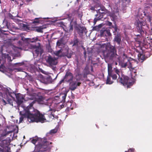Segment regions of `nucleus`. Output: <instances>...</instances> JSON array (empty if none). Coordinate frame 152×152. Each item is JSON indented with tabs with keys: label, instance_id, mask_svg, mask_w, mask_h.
I'll return each mask as SVG.
<instances>
[{
	"label": "nucleus",
	"instance_id": "obj_34",
	"mask_svg": "<svg viewBox=\"0 0 152 152\" xmlns=\"http://www.w3.org/2000/svg\"><path fill=\"white\" fill-rule=\"evenodd\" d=\"M105 32L107 33V35L108 36H110L111 35L110 31L109 30H105Z\"/></svg>",
	"mask_w": 152,
	"mask_h": 152
},
{
	"label": "nucleus",
	"instance_id": "obj_2",
	"mask_svg": "<svg viewBox=\"0 0 152 152\" xmlns=\"http://www.w3.org/2000/svg\"><path fill=\"white\" fill-rule=\"evenodd\" d=\"M39 140L38 137L33 138L31 140V142L34 144H35L37 142L38 144L35 145V149L33 152H44L46 151H49L51 149L52 142L49 143L47 141L46 139H42Z\"/></svg>",
	"mask_w": 152,
	"mask_h": 152
},
{
	"label": "nucleus",
	"instance_id": "obj_48",
	"mask_svg": "<svg viewBox=\"0 0 152 152\" xmlns=\"http://www.w3.org/2000/svg\"><path fill=\"white\" fill-rule=\"evenodd\" d=\"M83 54H84L85 57H86L87 56H86V50H85L84 51L83 53Z\"/></svg>",
	"mask_w": 152,
	"mask_h": 152
},
{
	"label": "nucleus",
	"instance_id": "obj_23",
	"mask_svg": "<svg viewBox=\"0 0 152 152\" xmlns=\"http://www.w3.org/2000/svg\"><path fill=\"white\" fill-rule=\"evenodd\" d=\"M79 42L78 39L75 36L73 39V46H78Z\"/></svg>",
	"mask_w": 152,
	"mask_h": 152
},
{
	"label": "nucleus",
	"instance_id": "obj_5",
	"mask_svg": "<svg viewBox=\"0 0 152 152\" xmlns=\"http://www.w3.org/2000/svg\"><path fill=\"white\" fill-rule=\"evenodd\" d=\"M28 99L33 100V101L31 103H30L29 105L26 108L30 109V110L32 111H34V110H37L35 109L33 107V105L36 102V96L35 94H33L30 95L29 96V97L28 98Z\"/></svg>",
	"mask_w": 152,
	"mask_h": 152
},
{
	"label": "nucleus",
	"instance_id": "obj_45",
	"mask_svg": "<svg viewBox=\"0 0 152 152\" xmlns=\"http://www.w3.org/2000/svg\"><path fill=\"white\" fill-rule=\"evenodd\" d=\"M18 44L19 45L21 46L22 45V42H21V41H18Z\"/></svg>",
	"mask_w": 152,
	"mask_h": 152
},
{
	"label": "nucleus",
	"instance_id": "obj_53",
	"mask_svg": "<svg viewBox=\"0 0 152 152\" xmlns=\"http://www.w3.org/2000/svg\"><path fill=\"white\" fill-rule=\"evenodd\" d=\"M104 34H105V37H107V32H104Z\"/></svg>",
	"mask_w": 152,
	"mask_h": 152
},
{
	"label": "nucleus",
	"instance_id": "obj_18",
	"mask_svg": "<svg viewBox=\"0 0 152 152\" xmlns=\"http://www.w3.org/2000/svg\"><path fill=\"white\" fill-rule=\"evenodd\" d=\"M115 68H114L113 69V72H109V74L108 75H109V76L111 77L112 78V80H115L117 79V74L115 72L114 69Z\"/></svg>",
	"mask_w": 152,
	"mask_h": 152
},
{
	"label": "nucleus",
	"instance_id": "obj_52",
	"mask_svg": "<svg viewBox=\"0 0 152 152\" xmlns=\"http://www.w3.org/2000/svg\"><path fill=\"white\" fill-rule=\"evenodd\" d=\"M91 71H93V67H92V66H91Z\"/></svg>",
	"mask_w": 152,
	"mask_h": 152
},
{
	"label": "nucleus",
	"instance_id": "obj_60",
	"mask_svg": "<svg viewBox=\"0 0 152 152\" xmlns=\"http://www.w3.org/2000/svg\"><path fill=\"white\" fill-rule=\"evenodd\" d=\"M22 39L23 40V38H22Z\"/></svg>",
	"mask_w": 152,
	"mask_h": 152
},
{
	"label": "nucleus",
	"instance_id": "obj_62",
	"mask_svg": "<svg viewBox=\"0 0 152 152\" xmlns=\"http://www.w3.org/2000/svg\"><path fill=\"white\" fill-rule=\"evenodd\" d=\"M22 4H20V5H22Z\"/></svg>",
	"mask_w": 152,
	"mask_h": 152
},
{
	"label": "nucleus",
	"instance_id": "obj_4",
	"mask_svg": "<svg viewBox=\"0 0 152 152\" xmlns=\"http://www.w3.org/2000/svg\"><path fill=\"white\" fill-rule=\"evenodd\" d=\"M109 48L108 50L103 53L105 58L112 59L114 57H116L118 55L117 54V50L115 47L110 45Z\"/></svg>",
	"mask_w": 152,
	"mask_h": 152
},
{
	"label": "nucleus",
	"instance_id": "obj_15",
	"mask_svg": "<svg viewBox=\"0 0 152 152\" xmlns=\"http://www.w3.org/2000/svg\"><path fill=\"white\" fill-rule=\"evenodd\" d=\"M43 50L39 47L36 48L33 51V54H35L37 56H38L39 54L41 55L43 53Z\"/></svg>",
	"mask_w": 152,
	"mask_h": 152
},
{
	"label": "nucleus",
	"instance_id": "obj_57",
	"mask_svg": "<svg viewBox=\"0 0 152 152\" xmlns=\"http://www.w3.org/2000/svg\"><path fill=\"white\" fill-rule=\"evenodd\" d=\"M57 75L56 76V77L55 78V79H56V78H57Z\"/></svg>",
	"mask_w": 152,
	"mask_h": 152
},
{
	"label": "nucleus",
	"instance_id": "obj_6",
	"mask_svg": "<svg viewBox=\"0 0 152 152\" xmlns=\"http://www.w3.org/2000/svg\"><path fill=\"white\" fill-rule=\"evenodd\" d=\"M75 28L77 31L78 34L81 37H82L83 36L84 33L86 34L87 33V31L86 28L84 26L78 25L75 26Z\"/></svg>",
	"mask_w": 152,
	"mask_h": 152
},
{
	"label": "nucleus",
	"instance_id": "obj_47",
	"mask_svg": "<svg viewBox=\"0 0 152 152\" xmlns=\"http://www.w3.org/2000/svg\"><path fill=\"white\" fill-rule=\"evenodd\" d=\"M50 117L52 118L53 119L54 118H55V116L53 114H51L50 115Z\"/></svg>",
	"mask_w": 152,
	"mask_h": 152
},
{
	"label": "nucleus",
	"instance_id": "obj_56",
	"mask_svg": "<svg viewBox=\"0 0 152 152\" xmlns=\"http://www.w3.org/2000/svg\"><path fill=\"white\" fill-rule=\"evenodd\" d=\"M3 102L4 103H5V104H6V102L4 100H3Z\"/></svg>",
	"mask_w": 152,
	"mask_h": 152
},
{
	"label": "nucleus",
	"instance_id": "obj_49",
	"mask_svg": "<svg viewBox=\"0 0 152 152\" xmlns=\"http://www.w3.org/2000/svg\"><path fill=\"white\" fill-rule=\"evenodd\" d=\"M147 18H148V20L149 21V22H150V21H151V17H150V16H148L147 17Z\"/></svg>",
	"mask_w": 152,
	"mask_h": 152
},
{
	"label": "nucleus",
	"instance_id": "obj_35",
	"mask_svg": "<svg viewBox=\"0 0 152 152\" xmlns=\"http://www.w3.org/2000/svg\"><path fill=\"white\" fill-rule=\"evenodd\" d=\"M8 16L9 18L10 19H14V17L12 15V14H11L10 13L8 14Z\"/></svg>",
	"mask_w": 152,
	"mask_h": 152
},
{
	"label": "nucleus",
	"instance_id": "obj_30",
	"mask_svg": "<svg viewBox=\"0 0 152 152\" xmlns=\"http://www.w3.org/2000/svg\"><path fill=\"white\" fill-rule=\"evenodd\" d=\"M112 67L111 65H108V74H109V72H113V71H112Z\"/></svg>",
	"mask_w": 152,
	"mask_h": 152
},
{
	"label": "nucleus",
	"instance_id": "obj_22",
	"mask_svg": "<svg viewBox=\"0 0 152 152\" xmlns=\"http://www.w3.org/2000/svg\"><path fill=\"white\" fill-rule=\"evenodd\" d=\"M107 25L108 26H110V28H112L114 29V31H113V32H115L117 31V28L116 25L115 26H113L112 25V23L111 22L108 21L107 22Z\"/></svg>",
	"mask_w": 152,
	"mask_h": 152
},
{
	"label": "nucleus",
	"instance_id": "obj_14",
	"mask_svg": "<svg viewBox=\"0 0 152 152\" xmlns=\"http://www.w3.org/2000/svg\"><path fill=\"white\" fill-rule=\"evenodd\" d=\"M45 98L43 96H39L36 99V102H37L39 104H44L46 102Z\"/></svg>",
	"mask_w": 152,
	"mask_h": 152
},
{
	"label": "nucleus",
	"instance_id": "obj_46",
	"mask_svg": "<svg viewBox=\"0 0 152 152\" xmlns=\"http://www.w3.org/2000/svg\"><path fill=\"white\" fill-rule=\"evenodd\" d=\"M90 9L91 10H92L93 11L95 10V8L94 7H91L90 8Z\"/></svg>",
	"mask_w": 152,
	"mask_h": 152
},
{
	"label": "nucleus",
	"instance_id": "obj_24",
	"mask_svg": "<svg viewBox=\"0 0 152 152\" xmlns=\"http://www.w3.org/2000/svg\"><path fill=\"white\" fill-rule=\"evenodd\" d=\"M11 132H7V129H4V130L0 134L1 136L0 137V139H1V137H3L6 136L9 133Z\"/></svg>",
	"mask_w": 152,
	"mask_h": 152
},
{
	"label": "nucleus",
	"instance_id": "obj_59",
	"mask_svg": "<svg viewBox=\"0 0 152 152\" xmlns=\"http://www.w3.org/2000/svg\"><path fill=\"white\" fill-rule=\"evenodd\" d=\"M77 63L78 64V61L77 60Z\"/></svg>",
	"mask_w": 152,
	"mask_h": 152
},
{
	"label": "nucleus",
	"instance_id": "obj_12",
	"mask_svg": "<svg viewBox=\"0 0 152 152\" xmlns=\"http://www.w3.org/2000/svg\"><path fill=\"white\" fill-rule=\"evenodd\" d=\"M69 83V89L72 91H74L77 88V86H80L81 83L78 82L77 83L75 81H71Z\"/></svg>",
	"mask_w": 152,
	"mask_h": 152
},
{
	"label": "nucleus",
	"instance_id": "obj_54",
	"mask_svg": "<svg viewBox=\"0 0 152 152\" xmlns=\"http://www.w3.org/2000/svg\"><path fill=\"white\" fill-rule=\"evenodd\" d=\"M83 77H86V75L85 74H84Z\"/></svg>",
	"mask_w": 152,
	"mask_h": 152
},
{
	"label": "nucleus",
	"instance_id": "obj_58",
	"mask_svg": "<svg viewBox=\"0 0 152 152\" xmlns=\"http://www.w3.org/2000/svg\"><path fill=\"white\" fill-rule=\"evenodd\" d=\"M1 0H0V4H1Z\"/></svg>",
	"mask_w": 152,
	"mask_h": 152
},
{
	"label": "nucleus",
	"instance_id": "obj_40",
	"mask_svg": "<svg viewBox=\"0 0 152 152\" xmlns=\"http://www.w3.org/2000/svg\"><path fill=\"white\" fill-rule=\"evenodd\" d=\"M127 66V64L126 63H123L122 64V66L123 68H125Z\"/></svg>",
	"mask_w": 152,
	"mask_h": 152
},
{
	"label": "nucleus",
	"instance_id": "obj_17",
	"mask_svg": "<svg viewBox=\"0 0 152 152\" xmlns=\"http://www.w3.org/2000/svg\"><path fill=\"white\" fill-rule=\"evenodd\" d=\"M138 56L139 61L141 62H142L147 58L145 56V55H143L141 53H139L138 55Z\"/></svg>",
	"mask_w": 152,
	"mask_h": 152
},
{
	"label": "nucleus",
	"instance_id": "obj_61",
	"mask_svg": "<svg viewBox=\"0 0 152 152\" xmlns=\"http://www.w3.org/2000/svg\"><path fill=\"white\" fill-rule=\"evenodd\" d=\"M71 110H72L73 108H71Z\"/></svg>",
	"mask_w": 152,
	"mask_h": 152
},
{
	"label": "nucleus",
	"instance_id": "obj_64",
	"mask_svg": "<svg viewBox=\"0 0 152 152\" xmlns=\"http://www.w3.org/2000/svg\"><path fill=\"white\" fill-rule=\"evenodd\" d=\"M152 7V5L151 6Z\"/></svg>",
	"mask_w": 152,
	"mask_h": 152
},
{
	"label": "nucleus",
	"instance_id": "obj_36",
	"mask_svg": "<svg viewBox=\"0 0 152 152\" xmlns=\"http://www.w3.org/2000/svg\"><path fill=\"white\" fill-rule=\"evenodd\" d=\"M22 26H23V28H25L26 29H28V30L29 29V27L26 25L23 24V25Z\"/></svg>",
	"mask_w": 152,
	"mask_h": 152
},
{
	"label": "nucleus",
	"instance_id": "obj_1",
	"mask_svg": "<svg viewBox=\"0 0 152 152\" xmlns=\"http://www.w3.org/2000/svg\"><path fill=\"white\" fill-rule=\"evenodd\" d=\"M20 114L21 116L20 118V123L21 122L23 121L24 118L26 117L27 118L28 121L30 122H35L42 123L46 120L44 115L37 110L32 111L26 108L23 114H21V112Z\"/></svg>",
	"mask_w": 152,
	"mask_h": 152
},
{
	"label": "nucleus",
	"instance_id": "obj_8",
	"mask_svg": "<svg viewBox=\"0 0 152 152\" xmlns=\"http://www.w3.org/2000/svg\"><path fill=\"white\" fill-rule=\"evenodd\" d=\"M131 71V82H129V84L131 85H133L136 81L137 77V70L131 68L130 69Z\"/></svg>",
	"mask_w": 152,
	"mask_h": 152
},
{
	"label": "nucleus",
	"instance_id": "obj_9",
	"mask_svg": "<svg viewBox=\"0 0 152 152\" xmlns=\"http://www.w3.org/2000/svg\"><path fill=\"white\" fill-rule=\"evenodd\" d=\"M97 14L95 15L96 17L94 20V24L96 23L97 21L103 18L105 14V13L104 12H101L100 10H98L97 11Z\"/></svg>",
	"mask_w": 152,
	"mask_h": 152
},
{
	"label": "nucleus",
	"instance_id": "obj_63",
	"mask_svg": "<svg viewBox=\"0 0 152 152\" xmlns=\"http://www.w3.org/2000/svg\"><path fill=\"white\" fill-rule=\"evenodd\" d=\"M125 152H127L126 151H125Z\"/></svg>",
	"mask_w": 152,
	"mask_h": 152
},
{
	"label": "nucleus",
	"instance_id": "obj_41",
	"mask_svg": "<svg viewBox=\"0 0 152 152\" xmlns=\"http://www.w3.org/2000/svg\"><path fill=\"white\" fill-rule=\"evenodd\" d=\"M127 152H134V149L133 148H130Z\"/></svg>",
	"mask_w": 152,
	"mask_h": 152
},
{
	"label": "nucleus",
	"instance_id": "obj_51",
	"mask_svg": "<svg viewBox=\"0 0 152 152\" xmlns=\"http://www.w3.org/2000/svg\"><path fill=\"white\" fill-rule=\"evenodd\" d=\"M60 24L61 25H64V24L63 23L61 22H60Z\"/></svg>",
	"mask_w": 152,
	"mask_h": 152
},
{
	"label": "nucleus",
	"instance_id": "obj_55",
	"mask_svg": "<svg viewBox=\"0 0 152 152\" xmlns=\"http://www.w3.org/2000/svg\"><path fill=\"white\" fill-rule=\"evenodd\" d=\"M117 64H118V63H117V62H115V65H117Z\"/></svg>",
	"mask_w": 152,
	"mask_h": 152
},
{
	"label": "nucleus",
	"instance_id": "obj_25",
	"mask_svg": "<svg viewBox=\"0 0 152 152\" xmlns=\"http://www.w3.org/2000/svg\"><path fill=\"white\" fill-rule=\"evenodd\" d=\"M111 77L109 76L108 75L107 76L106 83L107 84H111L113 83V80H111Z\"/></svg>",
	"mask_w": 152,
	"mask_h": 152
},
{
	"label": "nucleus",
	"instance_id": "obj_37",
	"mask_svg": "<svg viewBox=\"0 0 152 152\" xmlns=\"http://www.w3.org/2000/svg\"><path fill=\"white\" fill-rule=\"evenodd\" d=\"M57 131V130L56 129H54L51 130L50 132L52 133H56Z\"/></svg>",
	"mask_w": 152,
	"mask_h": 152
},
{
	"label": "nucleus",
	"instance_id": "obj_11",
	"mask_svg": "<svg viewBox=\"0 0 152 152\" xmlns=\"http://www.w3.org/2000/svg\"><path fill=\"white\" fill-rule=\"evenodd\" d=\"M73 78V74L69 71H67L64 77L66 82L67 83L72 81Z\"/></svg>",
	"mask_w": 152,
	"mask_h": 152
},
{
	"label": "nucleus",
	"instance_id": "obj_29",
	"mask_svg": "<svg viewBox=\"0 0 152 152\" xmlns=\"http://www.w3.org/2000/svg\"><path fill=\"white\" fill-rule=\"evenodd\" d=\"M104 32H105V29H102L100 31V35L101 37H105V34Z\"/></svg>",
	"mask_w": 152,
	"mask_h": 152
},
{
	"label": "nucleus",
	"instance_id": "obj_50",
	"mask_svg": "<svg viewBox=\"0 0 152 152\" xmlns=\"http://www.w3.org/2000/svg\"><path fill=\"white\" fill-rule=\"evenodd\" d=\"M15 48H18L20 50H22V48L20 47H15Z\"/></svg>",
	"mask_w": 152,
	"mask_h": 152
},
{
	"label": "nucleus",
	"instance_id": "obj_16",
	"mask_svg": "<svg viewBox=\"0 0 152 152\" xmlns=\"http://www.w3.org/2000/svg\"><path fill=\"white\" fill-rule=\"evenodd\" d=\"M42 21L41 18H35L34 20H32V22L31 23L36 26L39 24Z\"/></svg>",
	"mask_w": 152,
	"mask_h": 152
},
{
	"label": "nucleus",
	"instance_id": "obj_26",
	"mask_svg": "<svg viewBox=\"0 0 152 152\" xmlns=\"http://www.w3.org/2000/svg\"><path fill=\"white\" fill-rule=\"evenodd\" d=\"M62 52V50L60 49L57 51H56L54 52V54L56 56H61V54Z\"/></svg>",
	"mask_w": 152,
	"mask_h": 152
},
{
	"label": "nucleus",
	"instance_id": "obj_20",
	"mask_svg": "<svg viewBox=\"0 0 152 152\" xmlns=\"http://www.w3.org/2000/svg\"><path fill=\"white\" fill-rule=\"evenodd\" d=\"M34 27L36 28L35 30L36 31L42 33L43 32V30L46 28V27L44 26L36 27Z\"/></svg>",
	"mask_w": 152,
	"mask_h": 152
},
{
	"label": "nucleus",
	"instance_id": "obj_42",
	"mask_svg": "<svg viewBox=\"0 0 152 152\" xmlns=\"http://www.w3.org/2000/svg\"><path fill=\"white\" fill-rule=\"evenodd\" d=\"M21 65V64L20 63H15V64H14L13 65V66H16L17 65H18L19 66V65Z\"/></svg>",
	"mask_w": 152,
	"mask_h": 152
},
{
	"label": "nucleus",
	"instance_id": "obj_32",
	"mask_svg": "<svg viewBox=\"0 0 152 152\" xmlns=\"http://www.w3.org/2000/svg\"><path fill=\"white\" fill-rule=\"evenodd\" d=\"M72 55V53H67L65 55V56L68 58H71Z\"/></svg>",
	"mask_w": 152,
	"mask_h": 152
},
{
	"label": "nucleus",
	"instance_id": "obj_13",
	"mask_svg": "<svg viewBox=\"0 0 152 152\" xmlns=\"http://www.w3.org/2000/svg\"><path fill=\"white\" fill-rule=\"evenodd\" d=\"M17 101L16 103L18 105H20L23 102L24 99V96L21 94H18L16 95Z\"/></svg>",
	"mask_w": 152,
	"mask_h": 152
},
{
	"label": "nucleus",
	"instance_id": "obj_7",
	"mask_svg": "<svg viewBox=\"0 0 152 152\" xmlns=\"http://www.w3.org/2000/svg\"><path fill=\"white\" fill-rule=\"evenodd\" d=\"M137 29L138 32L140 33L141 34L144 33V31L143 30L142 26H145L146 23L142 21H140L138 20L137 21Z\"/></svg>",
	"mask_w": 152,
	"mask_h": 152
},
{
	"label": "nucleus",
	"instance_id": "obj_39",
	"mask_svg": "<svg viewBox=\"0 0 152 152\" xmlns=\"http://www.w3.org/2000/svg\"><path fill=\"white\" fill-rule=\"evenodd\" d=\"M64 80H65L64 79V78H63V79L61 80H60L59 82V83H58V85H61L62 83L64 82Z\"/></svg>",
	"mask_w": 152,
	"mask_h": 152
},
{
	"label": "nucleus",
	"instance_id": "obj_33",
	"mask_svg": "<svg viewBox=\"0 0 152 152\" xmlns=\"http://www.w3.org/2000/svg\"><path fill=\"white\" fill-rule=\"evenodd\" d=\"M67 94L66 93H64L63 95L62 96V100L63 101H65V99L66 96Z\"/></svg>",
	"mask_w": 152,
	"mask_h": 152
},
{
	"label": "nucleus",
	"instance_id": "obj_10",
	"mask_svg": "<svg viewBox=\"0 0 152 152\" xmlns=\"http://www.w3.org/2000/svg\"><path fill=\"white\" fill-rule=\"evenodd\" d=\"M46 62L51 66L56 65L57 64V59L55 57H53L50 55L48 56Z\"/></svg>",
	"mask_w": 152,
	"mask_h": 152
},
{
	"label": "nucleus",
	"instance_id": "obj_38",
	"mask_svg": "<svg viewBox=\"0 0 152 152\" xmlns=\"http://www.w3.org/2000/svg\"><path fill=\"white\" fill-rule=\"evenodd\" d=\"M73 29V25L70 24L69 26V31L70 32L72 31Z\"/></svg>",
	"mask_w": 152,
	"mask_h": 152
},
{
	"label": "nucleus",
	"instance_id": "obj_3",
	"mask_svg": "<svg viewBox=\"0 0 152 152\" xmlns=\"http://www.w3.org/2000/svg\"><path fill=\"white\" fill-rule=\"evenodd\" d=\"M114 71L118 76V78L117 79L118 82L120 83L124 86H127L128 88H129L130 86H132L131 85L129 84V82H131V79H130L128 76L123 74L117 68H115Z\"/></svg>",
	"mask_w": 152,
	"mask_h": 152
},
{
	"label": "nucleus",
	"instance_id": "obj_44",
	"mask_svg": "<svg viewBox=\"0 0 152 152\" xmlns=\"http://www.w3.org/2000/svg\"><path fill=\"white\" fill-rule=\"evenodd\" d=\"M61 43L60 41H57L56 43V44L57 46H60L61 45Z\"/></svg>",
	"mask_w": 152,
	"mask_h": 152
},
{
	"label": "nucleus",
	"instance_id": "obj_43",
	"mask_svg": "<svg viewBox=\"0 0 152 152\" xmlns=\"http://www.w3.org/2000/svg\"><path fill=\"white\" fill-rule=\"evenodd\" d=\"M7 57L8 59L10 60V61L11 62L12 61V60L11 59V57L8 54L7 55Z\"/></svg>",
	"mask_w": 152,
	"mask_h": 152
},
{
	"label": "nucleus",
	"instance_id": "obj_31",
	"mask_svg": "<svg viewBox=\"0 0 152 152\" xmlns=\"http://www.w3.org/2000/svg\"><path fill=\"white\" fill-rule=\"evenodd\" d=\"M38 40V38L37 37H34L32 38L31 39L30 42H36Z\"/></svg>",
	"mask_w": 152,
	"mask_h": 152
},
{
	"label": "nucleus",
	"instance_id": "obj_19",
	"mask_svg": "<svg viewBox=\"0 0 152 152\" xmlns=\"http://www.w3.org/2000/svg\"><path fill=\"white\" fill-rule=\"evenodd\" d=\"M114 40L118 45H120L121 42V38L120 36L118 34L116 35L114 38Z\"/></svg>",
	"mask_w": 152,
	"mask_h": 152
},
{
	"label": "nucleus",
	"instance_id": "obj_28",
	"mask_svg": "<svg viewBox=\"0 0 152 152\" xmlns=\"http://www.w3.org/2000/svg\"><path fill=\"white\" fill-rule=\"evenodd\" d=\"M46 80L49 83H51L53 81V79L50 76H48L46 78Z\"/></svg>",
	"mask_w": 152,
	"mask_h": 152
},
{
	"label": "nucleus",
	"instance_id": "obj_27",
	"mask_svg": "<svg viewBox=\"0 0 152 152\" xmlns=\"http://www.w3.org/2000/svg\"><path fill=\"white\" fill-rule=\"evenodd\" d=\"M7 99L8 103L13 106V102L14 101L13 100L9 97H7Z\"/></svg>",
	"mask_w": 152,
	"mask_h": 152
},
{
	"label": "nucleus",
	"instance_id": "obj_21",
	"mask_svg": "<svg viewBox=\"0 0 152 152\" xmlns=\"http://www.w3.org/2000/svg\"><path fill=\"white\" fill-rule=\"evenodd\" d=\"M6 26L10 31H13V30L18 29V28L17 27L15 26L14 25H12V24L10 25V26H9L7 25V23H6Z\"/></svg>",
	"mask_w": 152,
	"mask_h": 152
}]
</instances>
